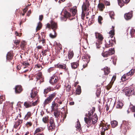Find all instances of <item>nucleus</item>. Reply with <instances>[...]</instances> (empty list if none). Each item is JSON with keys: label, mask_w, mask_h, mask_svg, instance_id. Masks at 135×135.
I'll use <instances>...</instances> for the list:
<instances>
[{"label": "nucleus", "mask_w": 135, "mask_h": 135, "mask_svg": "<svg viewBox=\"0 0 135 135\" xmlns=\"http://www.w3.org/2000/svg\"><path fill=\"white\" fill-rule=\"evenodd\" d=\"M92 109L88 111V113H86L85 116L86 117L84 118V121L88 125L87 127L89 128L92 124L94 125L96 123L98 120V117L96 114L94 115V113L95 111L94 107H92Z\"/></svg>", "instance_id": "f257e3e1"}, {"label": "nucleus", "mask_w": 135, "mask_h": 135, "mask_svg": "<svg viewBox=\"0 0 135 135\" xmlns=\"http://www.w3.org/2000/svg\"><path fill=\"white\" fill-rule=\"evenodd\" d=\"M95 36L96 38L98 39L96 43L97 47V48H99L100 47V45L102 43V41L104 38L102 35L98 32L95 33Z\"/></svg>", "instance_id": "f03ea898"}, {"label": "nucleus", "mask_w": 135, "mask_h": 135, "mask_svg": "<svg viewBox=\"0 0 135 135\" xmlns=\"http://www.w3.org/2000/svg\"><path fill=\"white\" fill-rule=\"evenodd\" d=\"M56 93L55 92L53 93L50 94L47 98L45 99L44 102V106H45L47 104L51 103L54 98L56 97Z\"/></svg>", "instance_id": "7ed1b4c3"}, {"label": "nucleus", "mask_w": 135, "mask_h": 135, "mask_svg": "<svg viewBox=\"0 0 135 135\" xmlns=\"http://www.w3.org/2000/svg\"><path fill=\"white\" fill-rule=\"evenodd\" d=\"M125 92V94L127 96L134 95L135 92L133 88L126 87L123 90Z\"/></svg>", "instance_id": "20e7f679"}, {"label": "nucleus", "mask_w": 135, "mask_h": 135, "mask_svg": "<svg viewBox=\"0 0 135 135\" xmlns=\"http://www.w3.org/2000/svg\"><path fill=\"white\" fill-rule=\"evenodd\" d=\"M120 128L122 131L124 132H126L127 129H129V128L128 122L126 121H123V123L121 124Z\"/></svg>", "instance_id": "39448f33"}, {"label": "nucleus", "mask_w": 135, "mask_h": 135, "mask_svg": "<svg viewBox=\"0 0 135 135\" xmlns=\"http://www.w3.org/2000/svg\"><path fill=\"white\" fill-rule=\"evenodd\" d=\"M115 53L114 49H109L108 51L104 52L102 54V56L104 57H107L109 56L112 55Z\"/></svg>", "instance_id": "423d86ee"}, {"label": "nucleus", "mask_w": 135, "mask_h": 135, "mask_svg": "<svg viewBox=\"0 0 135 135\" xmlns=\"http://www.w3.org/2000/svg\"><path fill=\"white\" fill-rule=\"evenodd\" d=\"M36 78L37 81L40 80V83L44 81V78L41 72L39 71L36 75Z\"/></svg>", "instance_id": "0eeeda50"}, {"label": "nucleus", "mask_w": 135, "mask_h": 135, "mask_svg": "<svg viewBox=\"0 0 135 135\" xmlns=\"http://www.w3.org/2000/svg\"><path fill=\"white\" fill-rule=\"evenodd\" d=\"M102 70L103 71L104 73V75L103 76H102V78H105V80H106L107 76L110 72V69L108 67L106 66L102 69Z\"/></svg>", "instance_id": "6e6552de"}, {"label": "nucleus", "mask_w": 135, "mask_h": 135, "mask_svg": "<svg viewBox=\"0 0 135 135\" xmlns=\"http://www.w3.org/2000/svg\"><path fill=\"white\" fill-rule=\"evenodd\" d=\"M58 78L57 76L54 75L52 76L50 80V83L52 85L56 83L58 81Z\"/></svg>", "instance_id": "1a4fd4ad"}, {"label": "nucleus", "mask_w": 135, "mask_h": 135, "mask_svg": "<svg viewBox=\"0 0 135 135\" xmlns=\"http://www.w3.org/2000/svg\"><path fill=\"white\" fill-rule=\"evenodd\" d=\"M105 47L106 48H108L110 46H112L113 44V42H114L115 41L114 40L109 39H107L105 40Z\"/></svg>", "instance_id": "9d476101"}, {"label": "nucleus", "mask_w": 135, "mask_h": 135, "mask_svg": "<svg viewBox=\"0 0 135 135\" xmlns=\"http://www.w3.org/2000/svg\"><path fill=\"white\" fill-rule=\"evenodd\" d=\"M90 5L89 1L88 0H85V2H84L82 7V11H86Z\"/></svg>", "instance_id": "9b49d317"}, {"label": "nucleus", "mask_w": 135, "mask_h": 135, "mask_svg": "<svg viewBox=\"0 0 135 135\" xmlns=\"http://www.w3.org/2000/svg\"><path fill=\"white\" fill-rule=\"evenodd\" d=\"M15 93L16 94H19L22 92L23 89L21 85H18L15 86Z\"/></svg>", "instance_id": "f8f14e48"}, {"label": "nucleus", "mask_w": 135, "mask_h": 135, "mask_svg": "<svg viewBox=\"0 0 135 135\" xmlns=\"http://www.w3.org/2000/svg\"><path fill=\"white\" fill-rule=\"evenodd\" d=\"M23 121V120L19 119L16 121L15 122V124L14 125V128L17 129L19 127V128L20 129L21 126V125H20V124L22 123Z\"/></svg>", "instance_id": "ddd939ff"}, {"label": "nucleus", "mask_w": 135, "mask_h": 135, "mask_svg": "<svg viewBox=\"0 0 135 135\" xmlns=\"http://www.w3.org/2000/svg\"><path fill=\"white\" fill-rule=\"evenodd\" d=\"M130 0H118V4L120 7H122L124 5V3H128Z\"/></svg>", "instance_id": "4468645a"}, {"label": "nucleus", "mask_w": 135, "mask_h": 135, "mask_svg": "<svg viewBox=\"0 0 135 135\" xmlns=\"http://www.w3.org/2000/svg\"><path fill=\"white\" fill-rule=\"evenodd\" d=\"M59 107L58 104L55 102V101H53L52 103L51 108V112L54 110H58Z\"/></svg>", "instance_id": "2eb2a0df"}, {"label": "nucleus", "mask_w": 135, "mask_h": 135, "mask_svg": "<svg viewBox=\"0 0 135 135\" xmlns=\"http://www.w3.org/2000/svg\"><path fill=\"white\" fill-rule=\"evenodd\" d=\"M71 68L73 69H75L77 68L79 66V60L75 62L71 63Z\"/></svg>", "instance_id": "dca6fc26"}, {"label": "nucleus", "mask_w": 135, "mask_h": 135, "mask_svg": "<svg viewBox=\"0 0 135 135\" xmlns=\"http://www.w3.org/2000/svg\"><path fill=\"white\" fill-rule=\"evenodd\" d=\"M51 28L54 30V32L55 33V30L57 27V23L51 21Z\"/></svg>", "instance_id": "f3484780"}, {"label": "nucleus", "mask_w": 135, "mask_h": 135, "mask_svg": "<svg viewBox=\"0 0 135 135\" xmlns=\"http://www.w3.org/2000/svg\"><path fill=\"white\" fill-rule=\"evenodd\" d=\"M98 8L99 10L101 11H103L105 8V4L101 2H99L98 5Z\"/></svg>", "instance_id": "a211bd4d"}, {"label": "nucleus", "mask_w": 135, "mask_h": 135, "mask_svg": "<svg viewBox=\"0 0 135 135\" xmlns=\"http://www.w3.org/2000/svg\"><path fill=\"white\" fill-rule=\"evenodd\" d=\"M32 102L27 101L25 102L24 104V105L26 108L30 107L33 106Z\"/></svg>", "instance_id": "6ab92c4d"}, {"label": "nucleus", "mask_w": 135, "mask_h": 135, "mask_svg": "<svg viewBox=\"0 0 135 135\" xmlns=\"http://www.w3.org/2000/svg\"><path fill=\"white\" fill-rule=\"evenodd\" d=\"M44 131V129L41 127H39L36 128L35 130L34 133L33 135H35L36 134H38V133H41L42 131Z\"/></svg>", "instance_id": "aec40b11"}, {"label": "nucleus", "mask_w": 135, "mask_h": 135, "mask_svg": "<svg viewBox=\"0 0 135 135\" xmlns=\"http://www.w3.org/2000/svg\"><path fill=\"white\" fill-rule=\"evenodd\" d=\"M132 16V13L131 12H129L127 13L124 15V17L126 20H129L131 19Z\"/></svg>", "instance_id": "412c9836"}, {"label": "nucleus", "mask_w": 135, "mask_h": 135, "mask_svg": "<svg viewBox=\"0 0 135 135\" xmlns=\"http://www.w3.org/2000/svg\"><path fill=\"white\" fill-rule=\"evenodd\" d=\"M13 57L12 52L10 51L8 53L7 55L6 58L7 60H12Z\"/></svg>", "instance_id": "4be33fe9"}, {"label": "nucleus", "mask_w": 135, "mask_h": 135, "mask_svg": "<svg viewBox=\"0 0 135 135\" xmlns=\"http://www.w3.org/2000/svg\"><path fill=\"white\" fill-rule=\"evenodd\" d=\"M77 7H74L70 9V11L72 13V15L73 16H74L76 15L77 12Z\"/></svg>", "instance_id": "5701e85b"}, {"label": "nucleus", "mask_w": 135, "mask_h": 135, "mask_svg": "<svg viewBox=\"0 0 135 135\" xmlns=\"http://www.w3.org/2000/svg\"><path fill=\"white\" fill-rule=\"evenodd\" d=\"M55 66L56 68L63 69H65L66 68V65L64 64H57L55 65Z\"/></svg>", "instance_id": "b1692460"}, {"label": "nucleus", "mask_w": 135, "mask_h": 135, "mask_svg": "<svg viewBox=\"0 0 135 135\" xmlns=\"http://www.w3.org/2000/svg\"><path fill=\"white\" fill-rule=\"evenodd\" d=\"M54 111V114L55 117L56 118H58L60 117V111L58 109L53 111Z\"/></svg>", "instance_id": "393cba45"}, {"label": "nucleus", "mask_w": 135, "mask_h": 135, "mask_svg": "<svg viewBox=\"0 0 135 135\" xmlns=\"http://www.w3.org/2000/svg\"><path fill=\"white\" fill-rule=\"evenodd\" d=\"M74 53L73 51L70 50L68 52V57L69 59H71L74 56Z\"/></svg>", "instance_id": "a878e982"}, {"label": "nucleus", "mask_w": 135, "mask_h": 135, "mask_svg": "<svg viewBox=\"0 0 135 135\" xmlns=\"http://www.w3.org/2000/svg\"><path fill=\"white\" fill-rule=\"evenodd\" d=\"M22 64L23 65L22 66L23 67L24 69H25V68H28V67L30 66L29 63L27 61H23Z\"/></svg>", "instance_id": "bb28decb"}, {"label": "nucleus", "mask_w": 135, "mask_h": 135, "mask_svg": "<svg viewBox=\"0 0 135 135\" xmlns=\"http://www.w3.org/2000/svg\"><path fill=\"white\" fill-rule=\"evenodd\" d=\"M123 105V104L122 102L119 101H118L117 103L116 107L117 108L121 109L122 108Z\"/></svg>", "instance_id": "cd10ccee"}, {"label": "nucleus", "mask_w": 135, "mask_h": 135, "mask_svg": "<svg viewBox=\"0 0 135 135\" xmlns=\"http://www.w3.org/2000/svg\"><path fill=\"white\" fill-rule=\"evenodd\" d=\"M48 130L50 131H52L55 129V124H48Z\"/></svg>", "instance_id": "c85d7f7f"}, {"label": "nucleus", "mask_w": 135, "mask_h": 135, "mask_svg": "<svg viewBox=\"0 0 135 135\" xmlns=\"http://www.w3.org/2000/svg\"><path fill=\"white\" fill-rule=\"evenodd\" d=\"M32 115V113L31 112H28L24 117V119L25 120H27Z\"/></svg>", "instance_id": "c756f323"}, {"label": "nucleus", "mask_w": 135, "mask_h": 135, "mask_svg": "<svg viewBox=\"0 0 135 135\" xmlns=\"http://www.w3.org/2000/svg\"><path fill=\"white\" fill-rule=\"evenodd\" d=\"M114 27L112 26V30L109 32V34L110 35V37L112 38L113 36L114 35Z\"/></svg>", "instance_id": "7c9ffc66"}, {"label": "nucleus", "mask_w": 135, "mask_h": 135, "mask_svg": "<svg viewBox=\"0 0 135 135\" xmlns=\"http://www.w3.org/2000/svg\"><path fill=\"white\" fill-rule=\"evenodd\" d=\"M51 88L50 86H49L47 88L44 89V93L45 95L46 94L49 92L51 90Z\"/></svg>", "instance_id": "2f4dec72"}, {"label": "nucleus", "mask_w": 135, "mask_h": 135, "mask_svg": "<svg viewBox=\"0 0 135 135\" xmlns=\"http://www.w3.org/2000/svg\"><path fill=\"white\" fill-rule=\"evenodd\" d=\"M111 126L113 128H115L118 125V122L116 120L112 121L111 122Z\"/></svg>", "instance_id": "473e14b6"}, {"label": "nucleus", "mask_w": 135, "mask_h": 135, "mask_svg": "<svg viewBox=\"0 0 135 135\" xmlns=\"http://www.w3.org/2000/svg\"><path fill=\"white\" fill-rule=\"evenodd\" d=\"M128 75H127V74H124L121 78V80L122 81H124L127 80L128 79Z\"/></svg>", "instance_id": "72a5a7b5"}, {"label": "nucleus", "mask_w": 135, "mask_h": 135, "mask_svg": "<svg viewBox=\"0 0 135 135\" xmlns=\"http://www.w3.org/2000/svg\"><path fill=\"white\" fill-rule=\"evenodd\" d=\"M135 69H132L129 72L127 73V75L128 76H132L134 74L135 72Z\"/></svg>", "instance_id": "f704fd0d"}, {"label": "nucleus", "mask_w": 135, "mask_h": 135, "mask_svg": "<svg viewBox=\"0 0 135 135\" xmlns=\"http://www.w3.org/2000/svg\"><path fill=\"white\" fill-rule=\"evenodd\" d=\"M130 34L132 37H135V30L134 28L132 29L130 32Z\"/></svg>", "instance_id": "c9c22d12"}, {"label": "nucleus", "mask_w": 135, "mask_h": 135, "mask_svg": "<svg viewBox=\"0 0 135 135\" xmlns=\"http://www.w3.org/2000/svg\"><path fill=\"white\" fill-rule=\"evenodd\" d=\"M49 117L48 116H46L43 117L42 118V121L45 123H47L48 122Z\"/></svg>", "instance_id": "e433bc0d"}, {"label": "nucleus", "mask_w": 135, "mask_h": 135, "mask_svg": "<svg viewBox=\"0 0 135 135\" xmlns=\"http://www.w3.org/2000/svg\"><path fill=\"white\" fill-rule=\"evenodd\" d=\"M76 94L78 95H79L81 93V89L80 86L78 85L77 89L76 90Z\"/></svg>", "instance_id": "4c0bfd02"}, {"label": "nucleus", "mask_w": 135, "mask_h": 135, "mask_svg": "<svg viewBox=\"0 0 135 135\" xmlns=\"http://www.w3.org/2000/svg\"><path fill=\"white\" fill-rule=\"evenodd\" d=\"M42 27V23L41 22H39L38 23V25L36 28V31H38L40 30V29Z\"/></svg>", "instance_id": "58836bf2"}, {"label": "nucleus", "mask_w": 135, "mask_h": 135, "mask_svg": "<svg viewBox=\"0 0 135 135\" xmlns=\"http://www.w3.org/2000/svg\"><path fill=\"white\" fill-rule=\"evenodd\" d=\"M37 95V92L36 91H32L31 93V97L32 98H34Z\"/></svg>", "instance_id": "ea45409f"}, {"label": "nucleus", "mask_w": 135, "mask_h": 135, "mask_svg": "<svg viewBox=\"0 0 135 135\" xmlns=\"http://www.w3.org/2000/svg\"><path fill=\"white\" fill-rule=\"evenodd\" d=\"M49 124H55L54 122V119L52 117L50 118L49 121Z\"/></svg>", "instance_id": "a19ab883"}, {"label": "nucleus", "mask_w": 135, "mask_h": 135, "mask_svg": "<svg viewBox=\"0 0 135 135\" xmlns=\"http://www.w3.org/2000/svg\"><path fill=\"white\" fill-rule=\"evenodd\" d=\"M71 16L70 14L67 11H65L64 13V17L66 18H68Z\"/></svg>", "instance_id": "79ce46f5"}, {"label": "nucleus", "mask_w": 135, "mask_h": 135, "mask_svg": "<svg viewBox=\"0 0 135 135\" xmlns=\"http://www.w3.org/2000/svg\"><path fill=\"white\" fill-rule=\"evenodd\" d=\"M32 125V123L31 121L27 122L26 124V126L27 127H31Z\"/></svg>", "instance_id": "37998d69"}, {"label": "nucleus", "mask_w": 135, "mask_h": 135, "mask_svg": "<svg viewBox=\"0 0 135 135\" xmlns=\"http://www.w3.org/2000/svg\"><path fill=\"white\" fill-rule=\"evenodd\" d=\"M113 83H112L111 82L110 83L106 86V88L107 90H109L111 88Z\"/></svg>", "instance_id": "c03bdc74"}, {"label": "nucleus", "mask_w": 135, "mask_h": 135, "mask_svg": "<svg viewBox=\"0 0 135 135\" xmlns=\"http://www.w3.org/2000/svg\"><path fill=\"white\" fill-rule=\"evenodd\" d=\"M103 18L102 16H99L98 17V21L99 23L100 24H101L102 23L101 22V21L103 20Z\"/></svg>", "instance_id": "a18cd8bd"}, {"label": "nucleus", "mask_w": 135, "mask_h": 135, "mask_svg": "<svg viewBox=\"0 0 135 135\" xmlns=\"http://www.w3.org/2000/svg\"><path fill=\"white\" fill-rule=\"evenodd\" d=\"M49 49H46L44 51H43L42 52V55H44V56H45L46 55V53L47 52L49 51Z\"/></svg>", "instance_id": "49530a36"}, {"label": "nucleus", "mask_w": 135, "mask_h": 135, "mask_svg": "<svg viewBox=\"0 0 135 135\" xmlns=\"http://www.w3.org/2000/svg\"><path fill=\"white\" fill-rule=\"evenodd\" d=\"M76 127L77 129H79L81 128V125L79 121L77 122V124L76 125Z\"/></svg>", "instance_id": "de8ad7c7"}, {"label": "nucleus", "mask_w": 135, "mask_h": 135, "mask_svg": "<svg viewBox=\"0 0 135 135\" xmlns=\"http://www.w3.org/2000/svg\"><path fill=\"white\" fill-rule=\"evenodd\" d=\"M109 15L110 17L112 19H114V13L113 12L111 11L109 13Z\"/></svg>", "instance_id": "09e8293b"}, {"label": "nucleus", "mask_w": 135, "mask_h": 135, "mask_svg": "<svg viewBox=\"0 0 135 135\" xmlns=\"http://www.w3.org/2000/svg\"><path fill=\"white\" fill-rule=\"evenodd\" d=\"M29 70V68L28 67V68H25L24 69L23 68L22 69V71H21L22 73H26Z\"/></svg>", "instance_id": "8fccbe9b"}, {"label": "nucleus", "mask_w": 135, "mask_h": 135, "mask_svg": "<svg viewBox=\"0 0 135 135\" xmlns=\"http://www.w3.org/2000/svg\"><path fill=\"white\" fill-rule=\"evenodd\" d=\"M54 33L55 34L54 35H53L51 33H50L49 35L50 37L52 38H55L56 36V32H55V33Z\"/></svg>", "instance_id": "3c124183"}, {"label": "nucleus", "mask_w": 135, "mask_h": 135, "mask_svg": "<svg viewBox=\"0 0 135 135\" xmlns=\"http://www.w3.org/2000/svg\"><path fill=\"white\" fill-rule=\"evenodd\" d=\"M130 109V110L132 112H135V107L132 105L131 106Z\"/></svg>", "instance_id": "603ef678"}, {"label": "nucleus", "mask_w": 135, "mask_h": 135, "mask_svg": "<svg viewBox=\"0 0 135 135\" xmlns=\"http://www.w3.org/2000/svg\"><path fill=\"white\" fill-rule=\"evenodd\" d=\"M66 90L67 91H69L71 89V85H68V86H66Z\"/></svg>", "instance_id": "864d4df0"}, {"label": "nucleus", "mask_w": 135, "mask_h": 135, "mask_svg": "<svg viewBox=\"0 0 135 135\" xmlns=\"http://www.w3.org/2000/svg\"><path fill=\"white\" fill-rule=\"evenodd\" d=\"M108 130V127H105V128H102L101 129V131L103 132H105V131Z\"/></svg>", "instance_id": "5fc2aeb1"}, {"label": "nucleus", "mask_w": 135, "mask_h": 135, "mask_svg": "<svg viewBox=\"0 0 135 135\" xmlns=\"http://www.w3.org/2000/svg\"><path fill=\"white\" fill-rule=\"evenodd\" d=\"M116 79V76L115 75L113 76L111 79V82L113 83H114V81H115Z\"/></svg>", "instance_id": "6e6d98bb"}, {"label": "nucleus", "mask_w": 135, "mask_h": 135, "mask_svg": "<svg viewBox=\"0 0 135 135\" xmlns=\"http://www.w3.org/2000/svg\"><path fill=\"white\" fill-rule=\"evenodd\" d=\"M25 45V42L23 41L22 42L20 46L21 48L22 49L24 47Z\"/></svg>", "instance_id": "4d7b16f0"}, {"label": "nucleus", "mask_w": 135, "mask_h": 135, "mask_svg": "<svg viewBox=\"0 0 135 135\" xmlns=\"http://www.w3.org/2000/svg\"><path fill=\"white\" fill-rule=\"evenodd\" d=\"M90 19H89V20L88 21V23L90 25L92 24L94 22L95 20L94 19H91L90 20Z\"/></svg>", "instance_id": "13d9d810"}, {"label": "nucleus", "mask_w": 135, "mask_h": 135, "mask_svg": "<svg viewBox=\"0 0 135 135\" xmlns=\"http://www.w3.org/2000/svg\"><path fill=\"white\" fill-rule=\"evenodd\" d=\"M3 96H0V104L2 103V102L4 100V99H3Z\"/></svg>", "instance_id": "bf43d9fd"}, {"label": "nucleus", "mask_w": 135, "mask_h": 135, "mask_svg": "<svg viewBox=\"0 0 135 135\" xmlns=\"http://www.w3.org/2000/svg\"><path fill=\"white\" fill-rule=\"evenodd\" d=\"M20 43V41L18 40H16L14 41V43L16 45H18Z\"/></svg>", "instance_id": "052dcab7"}, {"label": "nucleus", "mask_w": 135, "mask_h": 135, "mask_svg": "<svg viewBox=\"0 0 135 135\" xmlns=\"http://www.w3.org/2000/svg\"><path fill=\"white\" fill-rule=\"evenodd\" d=\"M41 35L42 36L41 38H45L46 36L45 33V32H42L41 33Z\"/></svg>", "instance_id": "680f3d73"}, {"label": "nucleus", "mask_w": 135, "mask_h": 135, "mask_svg": "<svg viewBox=\"0 0 135 135\" xmlns=\"http://www.w3.org/2000/svg\"><path fill=\"white\" fill-rule=\"evenodd\" d=\"M42 44L43 46L45 45L46 44V40L45 38H42Z\"/></svg>", "instance_id": "e2e57ef3"}, {"label": "nucleus", "mask_w": 135, "mask_h": 135, "mask_svg": "<svg viewBox=\"0 0 135 135\" xmlns=\"http://www.w3.org/2000/svg\"><path fill=\"white\" fill-rule=\"evenodd\" d=\"M105 4L106 6H110V3L109 2H108L107 1H105Z\"/></svg>", "instance_id": "0e129e2a"}, {"label": "nucleus", "mask_w": 135, "mask_h": 135, "mask_svg": "<svg viewBox=\"0 0 135 135\" xmlns=\"http://www.w3.org/2000/svg\"><path fill=\"white\" fill-rule=\"evenodd\" d=\"M43 16L42 15H40L39 17V20L41 21L43 19Z\"/></svg>", "instance_id": "69168bd1"}, {"label": "nucleus", "mask_w": 135, "mask_h": 135, "mask_svg": "<svg viewBox=\"0 0 135 135\" xmlns=\"http://www.w3.org/2000/svg\"><path fill=\"white\" fill-rule=\"evenodd\" d=\"M55 101L56 103L57 102L58 103L59 101V100H60L59 99V98H58V97H56L55 98Z\"/></svg>", "instance_id": "338daca9"}, {"label": "nucleus", "mask_w": 135, "mask_h": 135, "mask_svg": "<svg viewBox=\"0 0 135 135\" xmlns=\"http://www.w3.org/2000/svg\"><path fill=\"white\" fill-rule=\"evenodd\" d=\"M46 28H51V24L50 25L49 23H48L47 24V26H46Z\"/></svg>", "instance_id": "774afa93"}]
</instances>
